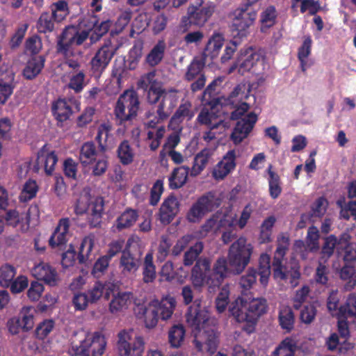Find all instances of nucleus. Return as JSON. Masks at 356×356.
Returning a JSON list of instances; mask_svg holds the SVG:
<instances>
[{"instance_id": "obj_1", "label": "nucleus", "mask_w": 356, "mask_h": 356, "mask_svg": "<svg viewBox=\"0 0 356 356\" xmlns=\"http://www.w3.org/2000/svg\"><path fill=\"white\" fill-rule=\"evenodd\" d=\"M202 249V242H197L191 246L184 254V264L191 266L196 261L191 274L194 286H201L206 282L210 293H215L218 289L220 290L216 300V307L219 313H222V289H220L222 282V257H219L213 268H209L210 262L207 258L197 259Z\"/></svg>"}, {"instance_id": "obj_2", "label": "nucleus", "mask_w": 356, "mask_h": 356, "mask_svg": "<svg viewBox=\"0 0 356 356\" xmlns=\"http://www.w3.org/2000/svg\"><path fill=\"white\" fill-rule=\"evenodd\" d=\"M268 309L267 301L265 298H257L247 300L238 297L231 303L229 312L239 323H245L243 330L248 334L254 332L259 318Z\"/></svg>"}, {"instance_id": "obj_3", "label": "nucleus", "mask_w": 356, "mask_h": 356, "mask_svg": "<svg viewBox=\"0 0 356 356\" xmlns=\"http://www.w3.org/2000/svg\"><path fill=\"white\" fill-rule=\"evenodd\" d=\"M289 246V238L284 234L277 237V248L272 262V270L274 279L280 281L289 280L292 286H296L300 277L299 268L291 266L289 268L284 264V257Z\"/></svg>"}, {"instance_id": "obj_4", "label": "nucleus", "mask_w": 356, "mask_h": 356, "mask_svg": "<svg viewBox=\"0 0 356 356\" xmlns=\"http://www.w3.org/2000/svg\"><path fill=\"white\" fill-rule=\"evenodd\" d=\"M222 79L218 77L209 84L203 92V101L206 102L208 108H204L198 115V121L201 124H207L216 120L222 115Z\"/></svg>"}, {"instance_id": "obj_5", "label": "nucleus", "mask_w": 356, "mask_h": 356, "mask_svg": "<svg viewBox=\"0 0 356 356\" xmlns=\"http://www.w3.org/2000/svg\"><path fill=\"white\" fill-rule=\"evenodd\" d=\"M253 248L247 243L245 238L241 237L229 249L227 261L224 259V277L227 274H240L250 262Z\"/></svg>"}, {"instance_id": "obj_6", "label": "nucleus", "mask_w": 356, "mask_h": 356, "mask_svg": "<svg viewBox=\"0 0 356 356\" xmlns=\"http://www.w3.org/2000/svg\"><path fill=\"white\" fill-rule=\"evenodd\" d=\"M104 201L102 197H92L90 188H86L76 200L75 212L78 215L88 213L91 227H98L102 222Z\"/></svg>"}, {"instance_id": "obj_7", "label": "nucleus", "mask_w": 356, "mask_h": 356, "mask_svg": "<svg viewBox=\"0 0 356 356\" xmlns=\"http://www.w3.org/2000/svg\"><path fill=\"white\" fill-rule=\"evenodd\" d=\"M186 319L192 331L202 330L211 332L210 337L213 339L214 331H218V321L211 317L208 311L201 305V301L196 300L191 305L186 314Z\"/></svg>"}, {"instance_id": "obj_8", "label": "nucleus", "mask_w": 356, "mask_h": 356, "mask_svg": "<svg viewBox=\"0 0 356 356\" xmlns=\"http://www.w3.org/2000/svg\"><path fill=\"white\" fill-rule=\"evenodd\" d=\"M222 193L209 191L200 196L187 213L191 222H199L207 213L218 208L222 203Z\"/></svg>"}, {"instance_id": "obj_9", "label": "nucleus", "mask_w": 356, "mask_h": 356, "mask_svg": "<svg viewBox=\"0 0 356 356\" xmlns=\"http://www.w3.org/2000/svg\"><path fill=\"white\" fill-rule=\"evenodd\" d=\"M222 193L209 191L200 196L187 213L191 222H199L207 213L218 208L222 203Z\"/></svg>"}, {"instance_id": "obj_10", "label": "nucleus", "mask_w": 356, "mask_h": 356, "mask_svg": "<svg viewBox=\"0 0 356 356\" xmlns=\"http://www.w3.org/2000/svg\"><path fill=\"white\" fill-rule=\"evenodd\" d=\"M106 346L104 337L95 332L80 343L72 341L69 351L72 356H102Z\"/></svg>"}, {"instance_id": "obj_11", "label": "nucleus", "mask_w": 356, "mask_h": 356, "mask_svg": "<svg viewBox=\"0 0 356 356\" xmlns=\"http://www.w3.org/2000/svg\"><path fill=\"white\" fill-rule=\"evenodd\" d=\"M139 106L140 101L136 91L127 90L120 95L115 108V115L120 124L136 118Z\"/></svg>"}, {"instance_id": "obj_12", "label": "nucleus", "mask_w": 356, "mask_h": 356, "mask_svg": "<svg viewBox=\"0 0 356 356\" xmlns=\"http://www.w3.org/2000/svg\"><path fill=\"white\" fill-rule=\"evenodd\" d=\"M133 329L122 330L118 334L117 350L119 356H143L145 343L141 336L132 340Z\"/></svg>"}, {"instance_id": "obj_13", "label": "nucleus", "mask_w": 356, "mask_h": 356, "mask_svg": "<svg viewBox=\"0 0 356 356\" xmlns=\"http://www.w3.org/2000/svg\"><path fill=\"white\" fill-rule=\"evenodd\" d=\"M88 36V31H79L74 26H66L57 37L56 52L62 55H67L74 44L81 45Z\"/></svg>"}, {"instance_id": "obj_14", "label": "nucleus", "mask_w": 356, "mask_h": 356, "mask_svg": "<svg viewBox=\"0 0 356 356\" xmlns=\"http://www.w3.org/2000/svg\"><path fill=\"white\" fill-rule=\"evenodd\" d=\"M145 90L147 91V101L149 104H155L159 102L156 111L159 118L161 120L167 119L174 106L173 97L162 86H153Z\"/></svg>"}, {"instance_id": "obj_15", "label": "nucleus", "mask_w": 356, "mask_h": 356, "mask_svg": "<svg viewBox=\"0 0 356 356\" xmlns=\"http://www.w3.org/2000/svg\"><path fill=\"white\" fill-rule=\"evenodd\" d=\"M176 301L173 297H166L159 302L158 308H147L141 307L142 314L145 316L147 327H154L158 322L159 316L162 320L170 318L175 307Z\"/></svg>"}, {"instance_id": "obj_16", "label": "nucleus", "mask_w": 356, "mask_h": 356, "mask_svg": "<svg viewBox=\"0 0 356 356\" xmlns=\"http://www.w3.org/2000/svg\"><path fill=\"white\" fill-rule=\"evenodd\" d=\"M245 89V85L238 84L227 99L224 97V106L232 105L234 108L229 116L232 120H240L250 108L249 104L243 101L248 99L250 92L249 90L246 92Z\"/></svg>"}, {"instance_id": "obj_17", "label": "nucleus", "mask_w": 356, "mask_h": 356, "mask_svg": "<svg viewBox=\"0 0 356 356\" xmlns=\"http://www.w3.org/2000/svg\"><path fill=\"white\" fill-rule=\"evenodd\" d=\"M234 17L231 30L234 37L239 38L245 37L248 29L254 24L257 19V13L254 10L248 11L241 8H236L232 13Z\"/></svg>"}, {"instance_id": "obj_18", "label": "nucleus", "mask_w": 356, "mask_h": 356, "mask_svg": "<svg viewBox=\"0 0 356 356\" xmlns=\"http://www.w3.org/2000/svg\"><path fill=\"white\" fill-rule=\"evenodd\" d=\"M258 120L257 115L254 112L238 120L230 135V140L235 145L241 144L248 138Z\"/></svg>"}, {"instance_id": "obj_19", "label": "nucleus", "mask_w": 356, "mask_h": 356, "mask_svg": "<svg viewBox=\"0 0 356 356\" xmlns=\"http://www.w3.org/2000/svg\"><path fill=\"white\" fill-rule=\"evenodd\" d=\"M213 13V8L211 7L190 6L187 16L183 17L181 20V24L185 27L184 31L187 30L188 25L203 26Z\"/></svg>"}, {"instance_id": "obj_20", "label": "nucleus", "mask_w": 356, "mask_h": 356, "mask_svg": "<svg viewBox=\"0 0 356 356\" xmlns=\"http://www.w3.org/2000/svg\"><path fill=\"white\" fill-rule=\"evenodd\" d=\"M205 63V59L202 56L195 57L188 66L185 74V79L188 81L198 76L197 79L191 86V89L193 92L202 90L205 85L206 77L204 74L201 73L204 67Z\"/></svg>"}, {"instance_id": "obj_21", "label": "nucleus", "mask_w": 356, "mask_h": 356, "mask_svg": "<svg viewBox=\"0 0 356 356\" xmlns=\"http://www.w3.org/2000/svg\"><path fill=\"white\" fill-rule=\"evenodd\" d=\"M260 59V55L252 47L241 50L237 62L234 63L228 70L227 73H232L236 68L241 74L249 72Z\"/></svg>"}, {"instance_id": "obj_22", "label": "nucleus", "mask_w": 356, "mask_h": 356, "mask_svg": "<svg viewBox=\"0 0 356 356\" xmlns=\"http://www.w3.org/2000/svg\"><path fill=\"white\" fill-rule=\"evenodd\" d=\"M115 54V49L111 46L104 44L100 47L90 60L91 71L99 76L108 65Z\"/></svg>"}, {"instance_id": "obj_23", "label": "nucleus", "mask_w": 356, "mask_h": 356, "mask_svg": "<svg viewBox=\"0 0 356 356\" xmlns=\"http://www.w3.org/2000/svg\"><path fill=\"white\" fill-rule=\"evenodd\" d=\"M179 211V202L177 198L171 195L161 204L159 210L161 222L164 225L170 224Z\"/></svg>"}, {"instance_id": "obj_24", "label": "nucleus", "mask_w": 356, "mask_h": 356, "mask_svg": "<svg viewBox=\"0 0 356 356\" xmlns=\"http://www.w3.org/2000/svg\"><path fill=\"white\" fill-rule=\"evenodd\" d=\"M350 236L348 233L340 235L339 246L337 247V254L341 256L345 264H351L356 261V243H351Z\"/></svg>"}, {"instance_id": "obj_25", "label": "nucleus", "mask_w": 356, "mask_h": 356, "mask_svg": "<svg viewBox=\"0 0 356 356\" xmlns=\"http://www.w3.org/2000/svg\"><path fill=\"white\" fill-rule=\"evenodd\" d=\"M192 332L195 338L193 342L198 351H201L202 350L203 343L207 345L208 351L211 353H213L216 351L218 343V339L220 332L214 331L213 339H212L211 337H209L211 332L197 330L192 331Z\"/></svg>"}, {"instance_id": "obj_26", "label": "nucleus", "mask_w": 356, "mask_h": 356, "mask_svg": "<svg viewBox=\"0 0 356 356\" xmlns=\"http://www.w3.org/2000/svg\"><path fill=\"white\" fill-rule=\"evenodd\" d=\"M339 279L343 282V289L351 291L356 286V268L355 266L344 264L337 270Z\"/></svg>"}, {"instance_id": "obj_27", "label": "nucleus", "mask_w": 356, "mask_h": 356, "mask_svg": "<svg viewBox=\"0 0 356 356\" xmlns=\"http://www.w3.org/2000/svg\"><path fill=\"white\" fill-rule=\"evenodd\" d=\"M33 275L47 284L54 286L58 284V276L56 270L49 265L39 264L33 269Z\"/></svg>"}, {"instance_id": "obj_28", "label": "nucleus", "mask_w": 356, "mask_h": 356, "mask_svg": "<svg viewBox=\"0 0 356 356\" xmlns=\"http://www.w3.org/2000/svg\"><path fill=\"white\" fill-rule=\"evenodd\" d=\"M120 266L122 268V272L134 273L140 266V259L139 257H136L131 252V250L127 245L126 248L122 251Z\"/></svg>"}, {"instance_id": "obj_29", "label": "nucleus", "mask_w": 356, "mask_h": 356, "mask_svg": "<svg viewBox=\"0 0 356 356\" xmlns=\"http://www.w3.org/2000/svg\"><path fill=\"white\" fill-rule=\"evenodd\" d=\"M70 226L69 219L63 218L59 221L54 234L49 240V244L51 248L61 247L66 242V234Z\"/></svg>"}, {"instance_id": "obj_30", "label": "nucleus", "mask_w": 356, "mask_h": 356, "mask_svg": "<svg viewBox=\"0 0 356 356\" xmlns=\"http://www.w3.org/2000/svg\"><path fill=\"white\" fill-rule=\"evenodd\" d=\"M319 237L318 228L315 226H312L307 230L306 238L307 247H305V243L302 240L296 241L295 245L296 248H299L300 250L303 248L305 251L307 249H309L310 252H316L319 249Z\"/></svg>"}, {"instance_id": "obj_31", "label": "nucleus", "mask_w": 356, "mask_h": 356, "mask_svg": "<svg viewBox=\"0 0 356 356\" xmlns=\"http://www.w3.org/2000/svg\"><path fill=\"white\" fill-rule=\"evenodd\" d=\"M45 58L43 56H34L27 62L23 70L25 79L32 80L35 79L44 67Z\"/></svg>"}, {"instance_id": "obj_32", "label": "nucleus", "mask_w": 356, "mask_h": 356, "mask_svg": "<svg viewBox=\"0 0 356 356\" xmlns=\"http://www.w3.org/2000/svg\"><path fill=\"white\" fill-rule=\"evenodd\" d=\"M222 47V35L220 33H216L209 40L202 56L204 59L209 57L211 60H213L220 55Z\"/></svg>"}, {"instance_id": "obj_33", "label": "nucleus", "mask_w": 356, "mask_h": 356, "mask_svg": "<svg viewBox=\"0 0 356 356\" xmlns=\"http://www.w3.org/2000/svg\"><path fill=\"white\" fill-rule=\"evenodd\" d=\"M277 12L274 6H268L260 14L261 31L273 27L277 22Z\"/></svg>"}, {"instance_id": "obj_34", "label": "nucleus", "mask_w": 356, "mask_h": 356, "mask_svg": "<svg viewBox=\"0 0 356 356\" xmlns=\"http://www.w3.org/2000/svg\"><path fill=\"white\" fill-rule=\"evenodd\" d=\"M189 168L181 166L175 168L169 177V185L172 189L179 188L183 186L187 180Z\"/></svg>"}, {"instance_id": "obj_35", "label": "nucleus", "mask_w": 356, "mask_h": 356, "mask_svg": "<svg viewBox=\"0 0 356 356\" xmlns=\"http://www.w3.org/2000/svg\"><path fill=\"white\" fill-rule=\"evenodd\" d=\"M297 343L291 337H286L272 353V356H294Z\"/></svg>"}, {"instance_id": "obj_36", "label": "nucleus", "mask_w": 356, "mask_h": 356, "mask_svg": "<svg viewBox=\"0 0 356 356\" xmlns=\"http://www.w3.org/2000/svg\"><path fill=\"white\" fill-rule=\"evenodd\" d=\"M278 320L280 325L286 332H290L294 327L295 316L289 307H285L279 312Z\"/></svg>"}, {"instance_id": "obj_37", "label": "nucleus", "mask_w": 356, "mask_h": 356, "mask_svg": "<svg viewBox=\"0 0 356 356\" xmlns=\"http://www.w3.org/2000/svg\"><path fill=\"white\" fill-rule=\"evenodd\" d=\"M272 165H270L267 169L269 177L268 179L269 186V195L273 199H277L282 193L280 177L277 173L272 170Z\"/></svg>"}, {"instance_id": "obj_38", "label": "nucleus", "mask_w": 356, "mask_h": 356, "mask_svg": "<svg viewBox=\"0 0 356 356\" xmlns=\"http://www.w3.org/2000/svg\"><path fill=\"white\" fill-rule=\"evenodd\" d=\"M185 330L182 325H174L168 331V341L171 347L178 348L184 341Z\"/></svg>"}, {"instance_id": "obj_39", "label": "nucleus", "mask_w": 356, "mask_h": 356, "mask_svg": "<svg viewBox=\"0 0 356 356\" xmlns=\"http://www.w3.org/2000/svg\"><path fill=\"white\" fill-rule=\"evenodd\" d=\"M52 112L56 119L60 122L69 119L72 110L65 99H58L52 105Z\"/></svg>"}, {"instance_id": "obj_40", "label": "nucleus", "mask_w": 356, "mask_h": 356, "mask_svg": "<svg viewBox=\"0 0 356 356\" xmlns=\"http://www.w3.org/2000/svg\"><path fill=\"white\" fill-rule=\"evenodd\" d=\"M270 257L267 254H261L259 259L258 271L257 275L260 276V282L262 285L266 286L268 283L269 276L270 275Z\"/></svg>"}, {"instance_id": "obj_41", "label": "nucleus", "mask_w": 356, "mask_h": 356, "mask_svg": "<svg viewBox=\"0 0 356 356\" xmlns=\"http://www.w3.org/2000/svg\"><path fill=\"white\" fill-rule=\"evenodd\" d=\"M97 152L93 143H84L80 150L79 161L83 166H87L95 161Z\"/></svg>"}, {"instance_id": "obj_42", "label": "nucleus", "mask_w": 356, "mask_h": 356, "mask_svg": "<svg viewBox=\"0 0 356 356\" xmlns=\"http://www.w3.org/2000/svg\"><path fill=\"white\" fill-rule=\"evenodd\" d=\"M340 236L337 238L335 235L331 234L324 238V243L321 248V254L323 258L329 259L331 257L334 250L337 251V247L339 246Z\"/></svg>"}, {"instance_id": "obj_43", "label": "nucleus", "mask_w": 356, "mask_h": 356, "mask_svg": "<svg viewBox=\"0 0 356 356\" xmlns=\"http://www.w3.org/2000/svg\"><path fill=\"white\" fill-rule=\"evenodd\" d=\"M165 49V42L163 41H159L148 54L146 58L147 63L152 67L157 65L164 56Z\"/></svg>"}, {"instance_id": "obj_44", "label": "nucleus", "mask_w": 356, "mask_h": 356, "mask_svg": "<svg viewBox=\"0 0 356 356\" xmlns=\"http://www.w3.org/2000/svg\"><path fill=\"white\" fill-rule=\"evenodd\" d=\"M143 275L145 283L152 282L156 279L155 266L153 264L152 255L150 254H147L145 257Z\"/></svg>"}, {"instance_id": "obj_45", "label": "nucleus", "mask_w": 356, "mask_h": 356, "mask_svg": "<svg viewBox=\"0 0 356 356\" xmlns=\"http://www.w3.org/2000/svg\"><path fill=\"white\" fill-rule=\"evenodd\" d=\"M138 218L136 211L128 209L125 211L118 218L117 228L120 230L125 228L130 227L135 223Z\"/></svg>"}, {"instance_id": "obj_46", "label": "nucleus", "mask_w": 356, "mask_h": 356, "mask_svg": "<svg viewBox=\"0 0 356 356\" xmlns=\"http://www.w3.org/2000/svg\"><path fill=\"white\" fill-rule=\"evenodd\" d=\"M53 19V14L49 15L48 13H42L37 22L38 32L42 33L52 32L54 29Z\"/></svg>"}, {"instance_id": "obj_47", "label": "nucleus", "mask_w": 356, "mask_h": 356, "mask_svg": "<svg viewBox=\"0 0 356 356\" xmlns=\"http://www.w3.org/2000/svg\"><path fill=\"white\" fill-rule=\"evenodd\" d=\"M208 162V150L204 149L198 153L194 158L193 165L191 170V175L195 177L204 168Z\"/></svg>"}, {"instance_id": "obj_48", "label": "nucleus", "mask_w": 356, "mask_h": 356, "mask_svg": "<svg viewBox=\"0 0 356 356\" xmlns=\"http://www.w3.org/2000/svg\"><path fill=\"white\" fill-rule=\"evenodd\" d=\"M15 268L9 264H5L0 268V285L2 287H8L13 282L15 275Z\"/></svg>"}, {"instance_id": "obj_49", "label": "nucleus", "mask_w": 356, "mask_h": 356, "mask_svg": "<svg viewBox=\"0 0 356 356\" xmlns=\"http://www.w3.org/2000/svg\"><path fill=\"white\" fill-rule=\"evenodd\" d=\"M118 155L124 165H128L133 161L134 153L127 140L121 143L118 149Z\"/></svg>"}, {"instance_id": "obj_50", "label": "nucleus", "mask_w": 356, "mask_h": 356, "mask_svg": "<svg viewBox=\"0 0 356 356\" xmlns=\"http://www.w3.org/2000/svg\"><path fill=\"white\" fill-rule=\"evenodd\" d=\"M190 104H183L179 106L175 114L170 119V124H179L184 118L187 117L189 119L192 118L193 113L190 111Z\"/></svg>"}, {"instance_id": "obj_51", "label": "nucleus", "mask_w": 356, "mask_h": 356, "mask_svg": "<svg viewBox=\"0 0 356 356\" xmlns=\"http://www.w3.org/2000/svg\"><path fill=\"white\" fill-rule=\"evenodd\" d=\"M130 302L129 294L118 293L110 302V310L112 313L117 312L126 307Z\"/></svg>"}, {"instance_id": "obj_52", "label": "nucleus", "mask_w": 356, "mask_h": 356, "mask_svg": "<svg viewBox=\"0 0 356 356\" xmlns=\"http://www.w3.org/2000/svg\"><path fill=\"white\" fill-rule=\"evenodd\" d=\"M54 8L52 9L54 20L61 22L68 14L67 3L65 1H59L53 4Z\"/></svg>"}, {"instance_id": "obj_53", "label": "nucleus", "mask_w": 356, "mask_h": 356, "mask_svg": "<svg viewBox=\"0 0 356 356\" xmlns=\"http://www.w3.org/2000/svg\"><path fill=\"white\" fill-rule=\"evenodd\" d=\"M156 72L154 71L149 72L141 77L138 82V86L143 90H147L153 86H162L161 83L156 81L155 78Z\"/></svg>"}, {"instance_id": "obj_54", "label": "nucleus", "mask_w": 356, "mask_h": 356, "mask_svg": "<svg viewBox=\"0 0 356 356\" xmlns=\"http://www.w3.org/2000/svg\"><path fill=\"white\" fill-rule=\"evenodd\" d=\"M339 311L348 316L356 317V296L350 294L347 298L346 305L341 307Z\"/></svg>"}, {"instance_id": "obj_55", "label": "nucleus", "mask_w": 356, "mask_h": 356, "mask_svg": "<svg viewBox=\"0 0 356 356\" xmlns=\"http://www.w3.org/2000/svg\"><path fill=\"white\" fill-rule=\"evenodd\" d=\"M236 152L229 150L224 155V178L236 168Z\"/></svg>"}, {"instance_id": "obj_56", "label": "nucleus", "mask_w": 356, "mask_h": 356, "mask_svg": "<svg viewBox=\"0 0 356 356\" xmlns=\"http://www.w3.org/2000/svg\"><path fill=\"white\" fill-rule=\"evenodd\" d=\"M312 39L310 35L304 37L302 44L298 49V59L307 58L312 53Z\"/></svg>"}, {"instance_id": "obj_57", "label": "nucleus", "mask_w": 356, "mask_h": 356, "mask_svg": "<svg viewBox=\"0 0 356 356\" xmlns=\"http://www.w3.org/2000/svg\"><path fill=\"white\" fill-rule=\"evenodd\" d=\"M316 315V308L312 304L305 305L300 312V318L301 321L306 323H311Z\"/></svg>"}, {"instance_id": "obj_58", "label": "nucleus", "mask_w": 356, "mask_h": 356, "mask_svg": "<svg viewBox=\"0 0 356 356\" xmlns=\"http://www.w3.org/2000/svg\"><path fill=\"white\" fill-rule=\"evenodd\" d=\"M257 270L250 268L246 275H243L239 282L241 287L243 289H249L256 282Z\"/></svg>"}, {"instance_id": "obj_59", "label": "nucleus", "mask_w": 356, "mask_h": 356, "mask_svg": "<svg viewBox=\"0 0 356 356\" xmlns=\"http://www.w3.org/2000/svg\"><path fill=\"white\" fill-rule=\"evenodd\" d=\"M321 10V6L318 1L315 0H302L300 5V13H305L309 11L310 15H315Z\"/></svg>"}, {"instance_id": "obj_60", "label": "nucleus", "mask_w": 356, "mask_h": 356, "mask_svg": "<svg viewBox=\"0 0 356 356\" xmlns=\"http://www.w3.org/2000/svg\"><path fill=\"white\" fill-rule=\"evenodd\" d=\"M94 242L90 238H85L80 247V251L78 255V259L80 264L85 262L86 259L88 258V254L93 247Z\"/></svg>"}, {"instance_id": "obj_61", "label": "nucleus", "mask_w": 356, "mask_h": 356, "mask_svg": "<svg viewBox=\"0 0 356 356\" xmlns=\"http://www.w3.org/2000/svg\"><path fill=\"white\" fill-rule=\"evenodd\" d=\"M328 268L322 263H319L316 269L314 276L315 281L316 283L321 284L322 285H326L328 282Z\"/></svg>"}, {"instance_id": "obj_62", "label": "nucleus", "mask_w": 356, "mask_h": 356, "mask_svg": "<svg viewBox=\"0 0 356 356\" xmlns=\"http://www.w3.org/2000/svg\"><path fill=\"white\" fill-rule=\"evenodd\" d=\"M111 22L106 20L101 22V24L95 27L93 33L90 35L92 41H97L99 40L104 35H105L111 27Z\"/></svg>"}, {"instance_id": "obj_63", "label": "nucleus", "mask_w": 356, "mask_h": 356, "mask_svg": "<svg viewBox=\"0 0 356 356\" xmlns=\"http://www.w3.org/2000/svg\"><path fill=\"white\" fill-rule=\"evenodd\" d=\"M37 188L38 186L35 181L29 180L26 182L20 196L21 200H27L32 199L35 195Z\"/></svg>"}, {"instance_id": "obj_64", "label": "nucleus", "mask_w": 356, "mask_h": 356, "mask_svg": "<svg viewBox=\"0 0 356 356\" xmlns=\"http://www.w3.org/2000/svg\"><path fill=\"white\" fill-rule=\"evenodd\" d=\"M325 203L326 200L323 197H320L316 199L311 207L312 216L321 217L323 216L326 211V207L325 206Z\"/></svg>"}]
</instances>
